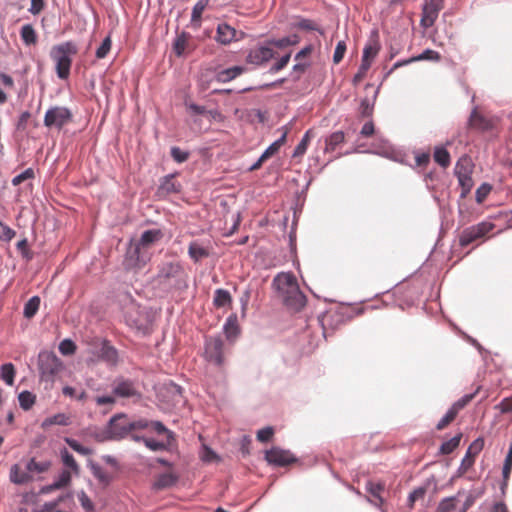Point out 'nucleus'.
I'll use <instances>...</instances> for the list:
<instances>
[{
  "label": "nucleus",
  "mask_w": 512,
  "mask_h": 512,
  "mask_svg": "<svg viewBox=\"0 0 512 512\" xmlns=\"http://www.w3.org/2000/svg\"><path fill=\"white\" fill-rule=\"evenodd\" d=\"M163 237L160 229L146 230L138 240H131L127 250L129 266L142 268L150 260L148 250Z\"/></svg>",
  "instance_id": "obj_1"
},
{
  "label": "nucleus",
  "mask_w": 512,
  "mask_h": 512,
  "mask_svg": "<svg viewBox=\"0 0 512 512\" xmlns=\"http://www.w3.org/2000/svg\"><path fill=\"white\" fill-rule=\"evenodd\" d=\"M273 284L287 307L299 311L306 305V296L300 290L297 279L292 273L278 274L274 278Z\"/></svg>",
  "instance_id": "obj_2"
},
{
  "label": "nucleus",
  "mask_w": 512,
  "mask_h": 512,
  "mask_svg": "<svg viewBox=\"0 0 512 512\" xmlns=\"http://www.w3.org/2000/svg\"><path fill=\"white\" fill-rule=\"evenodd\" d=\"M78 48L76 44L67 41L52 47L50 56L55 62L57 76L60 79H67L70 75L72 56L76 55Z\"/></svg>",
  "instance_id": "obj_3"
},
{
  "label": "nucleus",
  "mask_w": 512,
  "mask_h": 512,
  "mask_svg": "<svg viewBox=\"0 0 512 512\" xmlns=\"http://www.w3.org/2000/svg\"><path fill=\"white\" fill-rule=\"evenodd\" d=\"M204 358L219 367L224 364V342L220 337H208L206 339Z\"/></svg>",
  "instance_id": "obj_4"
},
{
  "label": "nucleus",
  "mask_w": 512,
  "mask_h": 512,
  "mask_svg": "<svg viewBox=\"0 0 512 512\" xmlns=\"http://www.w3.org/2000/svg\"><path fill=\"white\" fill-rule=\"evenodd\" d=\"M494 225L489 222H481L476 225L464 229L459 235V244L461 247H466L473 242L485 237Z\"/></svg>",
  "instance_id": "obj_5"
},
{
  "label": "nucleus",
  "mask_w": 512,
  "mask_h": 512,
  "mask_svg": "<svg viewBox=\"0 0 512 512\" xmlns=\"http://www.w3.org/2000/svg\"><path fill=\"white\" fill-rule=\"evenodd\" d=\"M72 120V113L66 107L55 106L48 109L44 116V125L61 129Z\"/></svg>",
  "instance_id": "obj_6"
},
{
  "label": "nucleus",
  "mask_w": 512,
  "mask_h": 512,
  "mask_svg": "<svg viewBox=\"0 0 512 512\" xmlns=\"http://www.w3.org/2000/svg\"><path fill=\"white\" fill-rule=\"evenodd\" d=\"M130 432L129 420L125 414L112 417L108 423L106 433L109 439H121Z\"/></svg>",
  "instance_id": "obj_7"
},
{
  "label": "nucleus",
  "mask_w": 512,
  "mask_h": 512,
  "mask_svg": "<svg viewBox=\"0 0 512 512\" xmlns=\"http://www.w3.org/2000/svg\"><path fill=\"white\" fill-rule=\"evenodd\" d=\"M61 370L62 363L55 355H40V371L43 379L52 380Z\"/></svg>",
  "instance_id": "obj_8"
},
{
  "label": "nucleus",
  "mask_w": 512,
  "mask_h": 512,
  "mask_svg": "<svg viewBox=\"0 0 512 512\" xmlns=\"http://www.w3.org/2000/svg\"><path fill=\"white\" fill-rule=\"evenodd\" d=\"M245 33L237 31L234 27L227 23H219L216 28L215 40L221 45H229L234 41L243 39Z\"/></svg>",
  "instance_id": "obj_9"
},
{
  "label": "nucleus",
  "mask_w": 512,
  "mask_h": 512,
  "mask_svg": "<svg viewBox=\"0 0 512 512\" xmlns=\"http://www.w3.org/2000/svg\"><path fill=\"white\" fill-rule=\"evenodd\" d=\"M265 459L269 464L280 467L288 466L297 461L290 451L283 450L278 447H273L270 450H267L265 453Z\"/></svg>",
  "instance_id": "obj_10"
},
{
  "label": "nucleus",
  "mask_w": 512,
  "mask_h": 512,
  "mask_svg": "<svg viewBox=\"0 0 512 512\" xmlns=\"http://www.w3.org/2000/svg\"><path fill=\"white\" fill-rule=\"evenodd\" d=\"M274 57V51L267 46H258L248 51L246 55V63L255 66L266 64Z\"/></svg>",
  "instance_id": "obj_11"
},
{
  "label": "nucleus",
  "mask_w": 512,
  "mask_h": 512,
  "mask_svg": "<svg viewBox=\"0 0 512 512\" xmlns=\"http://www.w3.org/2000/svg\"><path fill=\"white\" fill-rule=\"evenodd\" d=\"M113 393L122 398L140 397V393L132 380L117 378L113 383Z\"/></svg>",
  "instance_id": "obj_12"
},
{
  "label": "nucleus",
  "mask_w": 512,
  "mask_h": 512,
  "mask_svg": "<svg viewBox=\"0 0 512 512\" xmlns=\"http://www.w3.org/2000/svg\"><path fill=\"white\" fill-rule=\"evenodd\" d=\"M185 276L184 268L179 262L165 263L158 273V277L163 280H182Z\"/></svg>",
  "instance_id": "obj_13"
},
{
  "label": "nucleus",
  "mask_w": 512,
  "mask_h": 512,
  "mask_svg": "<svg viewBox=\"0 0 512 512\" xmlns=\"http://www.w3.org/2000/svg\"><path fill=\"white\" fill-rule=\"evenodd\" d=\"M443 5L435 4V3H426L422 10V17L420 24L424 28H429L434 25L440 10H442Z\"/></svg>",
  "instance_id": "obj_14"
},
{
  "label": "nucleus",
  "mask_w": 512,
  "mask_h": 512,
  "mask_svg": "<svg viewBox=\"0 0 512 512\" xmlns=\"http://www.w3.org/2000/svg\"><path fill=\"white\" fill-rule=\"evenodd\" d=\"M188 255L195 262L198 263L202 259L210 256V245L200 241H192L188 247Z\"/></svg>",
  "instance_id": "obj_15"
},
{
  "label": "nucleus",
  "mask_w": 512,
  "mask_h": 512,
  "mask_svg": "<svg viewBox=\"0 0 512 512\" xmlns=\"http://www.w3.org/2000/svg\"><path fill=\"white\" fill-rule=\"evenodd\" d=\"M384 489V483L368 481L366 483V490L372 497V499L368 498L369 502L374 506L381 508L384 505V499L381 496Z\"/></svg>",
  "instance_id": "obj_16"
},
{
  "label": "nucleus",
  "mask_w": 512,
  "mask_h": 512,
  "mask_svg": "<svg viewBox=\"0 0 512 512\" xmlns=\"http://www.w3.org/2000/svg\"><path fill=\"white\" fill-rule=\"evenodd\" d=\"M71 424V417L65 413H58L53 416L47 417L41 423L42 429H47L52 425L68 426Z\"/></svg>",
  "instance_id": "obj_17"
},
{
  "label": "nucleus",
  "mask_w": 512,
  "mask_h": 512,
  "mask_svg": "<svg viewBox=\"0 0 512 512\" xmlns=\"http://www.w3.org/2000/svg\"><path fill=\"white\" fill-rule=\"evenodd\" d=\"M178 191L179 185L175 182L173 176H166L157 189V195L159 197H166Z\"/></svg>",
  "instance_id": "obj_18"
},
{
  "label": "nucleus",
  "mask_w": 512,
  "mask_h": 512,
  "mask_svg": "<svg viewBox=\"0 0 512 512\" xmlns=\"http://www.w3.org/2000/svg\"><path fill=\"white\" fill-rule=\"evenodd\" d=\"M469 126L473 129L486 131L489 130L492 125L490 120L486 119L483 115L479 114L476 110L471 113L469 118Z\"/></svg>",
  "instance_id": "obj_19"
},
{
  "label": "nucleus",
  "mask_w": 512,
  "mask_h": 512,
  "mask_svg": "<svg viewBox=\"0 0 512 512\" xmlns=\"http://www.w3.org/2000/svg\"><path fill=\"white\" fill-rule=\"evenodd\" d=\"M474 170V164L469 156H462L459 158L455 165V175L456 176H462V175H472Z\"/></svg>",
  "instance_id": "obj_20"
},
{
  "label": "nucleus",
  "mask_w": 512,
  "mask_h": 512,
  "mask_svg": "<svg viewBox=\"0 0 512 512\" xmlns=\"http://www.w3.org/2000/svg\"><path fill=\"white\" fill-rule=\"evenodd\" d=\"M484 441L482 439H476L469 446L467 453L463 459V465L471 466L474 463V458L480 453L483 449Z\"/></svg>",
  "instance_id": "obj_21"
},
{
  "label": "nucleus",
  "mask_w": 512,
  "mask_h": 512,
  "mask_svg": "<svg viewBox=\"0 0 512 512\" xmlns=\"http://www.w3.org/2000/svg\"><path fill=\"white\" fill-rule=\"evenodd\" d=\"M284 131L281 135V137L276 140L275 142H273L262 154V160H267L269 159L270 157H272L274 154H276L279 149L281 148L282 145L285 144L286 142V138H287V134H288V128L287 127H284L283 128Z\"/></svg>",
  "instance_id": "obj_22"
},
{
  "label": "nucleus",
  "mask_w": 512,
  "mask_h": 512,
  "mask_svg": "<svg viewBox=\"0 0 512 512\" xmlns=\"http://www.w3.org/2000/svg\"><path fill=\"white\" fill-rule=\"evenodd\" d=\"M244 72V68L241 66H234L227 69H224L217 73V81L219 82H229Z\"/></svg>",
  "instance_id": "obj_23"
},
{
  "label": "nucleus",
  "mask_w": 512,
  "mask_h": 512,
  "mask_svg": "<svg viewBox=\"0 0 512 512\" xmlns=\"http://www.w3.org/2000/svg\"><path fill=\"white\" fill-rule=\"evenodd\" d=\"M60 456L62 463L67 468L66 470H69L73 472V474L78 475L80 473V467L78 463L76 462L75 458L69 451L64 448L60 451Z\"/></svg>",
  "instance_id": "obj_24"
},
{
  "label": "nucleus",
  "mask_w": 512,
  "mask_h": 512,
  "mask_svg": "<svg viewBox=\"0 0 512 512\" xmlns=\"http://www.w3.org/2000/svg\"><path fill=\"white\" fill-rule=\"evenodd\" d=\"M178 477L173 473H164L158 476L154 483V488L157 490L169 488L176 484Z\"/></svg>",
  "instance_id": "obj_25"
},
{
  "label": "nucleus",
  "mask_w": 512,
  "mask_h": 512,
  "mask_svg": "<svg viewBox=\"0 0 512 512\" xmlns=\"http://www.w3.org/2000/svg\"><path fill=\"white\" fill-rule=\"evenodd\" d=\"M20 36L25 45H35L37 43V33L31 24H25L20 30Z\"/></svg>",
  "instance_id": "obj_26"
},
{
  "label": "nucleus",
  "mask_w": 512,
  "mask_h": 512,
  "mask_svg": "<svg viewBox=\"0 0 512 512\" xmlns=\"http://www.w3.org/2000/svg\"><path fill=\"white\" fill-rule=\"evenodd\" d=\"M72 473L73 472H71L69 470H63L60 473L58 479L50 486L45 487L43 489V492H49V491H52L55 489H60V488L66 487L71 481Z\"/></svg>",
  "instance_id": "obj_27"
},
{
  "label": "nucleus",
  "mask_w": 512,
  "mask_h": 512,
  "mask_svg": "<svg viewBox=\"0 0 512 512\" xmlns=\"http://www.w3.org/2000/svg\"><path fill=\"white\" fill-rule=\"evenodd\" d=\"M208 3H209V0H199L194 5V7L192 9V14H191V23L194 26H196V27L200 26L202 14H203L204 10L206 9V7L208 6Z\"/></svg>",
  "instance_id": "obj_28"
},
{
  "label": "nucleus",
  "mask_w": 512,
  "mask_h": 512,
  "mask_svg": "<svg viewBox=\"0 0 512 512\" xmlns=\"http://www.w3.org/2000/svg\"><path fill=\"white\" fill-rule=\"evenodd\" d=\"M15 375L16 369L12 363H5L0 367V377L7 385L14 384Z\"/></svg>",
  "instance_id": "obj_29"
},
{
  "label": "nucleus",
  "mask_w": 512,
  "mask_h": 512,
  "mask_svg": "<svg viewBox=\"0 0 512 512\" xmlns=\"http://www.w3.org/2000/svg\"><path fill=\"white\" fill-rule=\"evenodd\" d=\"M345 136L342 131L332 133L326 139L325 152H333L341 143L344 142Z\"/></svg>",
  "instance_id": "obj_30"
},
{
  "label": "nucleus",
  "mask_w": 512,
  "mask_h": 512,
  "mask_svg": "<svg viewBox=\"0 0 512 512\" xmlns=\"http://www.w3.org/2000/svg\"><path fill=\"white\" fill-rule=\"evenodd\" d=\"M232 302L229 291L225 289H217L214 294L213 303L217 308L226 307Z\"/></svg>",
  "instance_id": "obj_31"
},
{
  "label": "nucleus",
  "mask_w": 512,
  "mask_h": 512,
  "mask_svg": "<svg viewBox=\"0 0 512 512\" xmlns=\"http://www.w3.org/2000/svg\"><path fill=\"white\" fill-rule=\"evenodd\" d=\"M440 59H441V55L439 52H437L435 50H431V49H426L420 55L410 58L409 60L405 61V63H412V62L424 61V60L438 62V61H440Z\"/></svg>",
  "instance_id": "obj_32"
},
{
  "label": "nucleus",
  "mask_w": 512,
  "mask_h": 512,
  "mask_svg": "<svg viewBox=\"0 0 512 512\" xmlns=\"http://www.w3.org/2000/svg\"><path fill=\"white\" fill-rule=\"evenodd\" d=\"M224 333L227 339H234L239 333V326L235 316L228 317L224 325Z\"/></svg>",
  "instance_id": "obj_33"
},
{
  "label": "nucleus",
  "mask_w": 512,
  "mask_h": 512,
  "mask_svg": "<svg viewBox=\"0 0 512 512\" xmlns=\"http://www.w3.org/2000/svg\"><path fill=\"white\" fill-rule=\"evenodd\" d=\"M434 160L443 168L450 165L451 158L449 152L443 147H436L434 151Z\"/></svg>",
  "instance_id": "obj_34"
},
{
  "label": "nucleus",
  "mask_w": 512,
  "mask_h": 512,
  "mask_svg": "<svg viewBox=\"0 0 512 512\" xmlns=\"http://www.w3.org/2000/svg\"><path fill=\"white\" fill-rule=\"evenodd\" d=\"M379 49L380 47L377 42L366 45L363 50L362 62H366L371 65L372 61L377 56Z\"/></svg>",
  "instance_id": "obj_35"
},
{
  "label": "nucleus",
  "mask_w": 512,
  "mask_h": 512,
  "mask_svg": "<svg viewBox=\"0 0 512 512\" xmlns=\"http://www.w3.org/2000/svg\"><path fill=\"white\" fill-rule=\"evenodd\" d=\"M20 407L27 411L35 404L36 396L29 391H22L18 396Z\"/></svg>",
  "instance_id": "obj_36"
},
{
  "label": "nucleus",
  "mask_w": 512,
  "mask_h": 512,
  "mask_svg": "<svg viewBox=\"0 0 512 512\" xmlns=\"http://www.w3.org/2000/svg\"><path fill=\"white\" fill-rule=\"evenodd\" d=\"M64 441L69 445V447L72 450H74L75 452H77L80 455L89 456V455L93 454V450L91 448L80 444L77 440H75L73 438L66 437V438H64Z\"/></svg>",
  "instance_id": "obj_37"
},
{
  "label": "nucleus",
  "mask_w": 512,
  "mask_h": 512,
  "mask_svg": "<svg viewBox=\"0 0 512 512\" xmlns=\"http://www.w3.org/2000/svg\"><path fill=\"white\" fill-rule=\"evenodd\" d=\"M300 41V38L298 35L293 34L287 37H283L281 39L271 40L269 41V44L278 47V48H285L288 46H293L298 44Z\"/></svg>",
  "instance_id": "obj_38"
},
{
  "label": "nucleus",
  "mask_w": 512,
  "mask_h": 512,
  "mask_svg": "<svg viewBox=\"0 0 512 512\" xmlns=\"http://www.w3.org/2000/svg\"><path fill=\"white\" fill-rule=\"evenodd\" d=\"M39 307L40 298L38 296H33L26 302L24 306V316L26 318H32L37 313Z\"/></svg>",
  "instance_id": "obj_39"
},
{
  "label": "nucleus",
  "mask_w": 512,
  "mask_h": 512,
  "mask_svg": "<svg viewBox=\"0 0 512 512\" xmlns=\"http://www.w3.org/2000/svg\"><path fill=\"white\" fill-rule=\"evenodd\" d=\"M461 438H462V434L459 433V434L455 435L453 438H451L450 440L445 441L444 443H442V445L440 447V452L444 455H448V454L452 453L459 446Z\"/></svg>",
  "instance_id": "obj_40"
},
{
  "label": "nucleus",
  "mask_w": 512,
  "mask_h": 512,
  "mask_svg": "<svg viewBox=\"0 0 512 512\" xmlns=\"http://www.w3.org/2000/svg\"><path fill=\"white\" fill-rule=\"evenodd\" d=\"M91 472L93 476L103 485H108L111 481L110 475L105 472L99 465L91 463Z\"/></svg>",
  "instance_id": "obj_41"
},
{
  "label": "nucleus",
  "mask_w": 512,
  "mask_h": 512,
  "mask_svg": "<svg viewBox=\"0 0 512 512\" xmlns=\"http://www.w3.org/2000/svg\"><path fill=\"white\" fill-rule=\"evenodd\" d=\"M459 182V185L462 189L461 191V197L465 198L471 191L474 182L472 179V175H462V176H456Z\"/></svg>",
  "instance_id": "obj_42"
},
{
  "label": "nucleus",
  "mask_w": 512,
  "mask_h": 512,
  "mask_svg": "<svg viewBox=\"0 0 512 512\" xmlns=\"http://www.w3.org/2000/svg\"><path fill=\"white\" fill-rule=\"evenodd\" d=\"M11 481L16 484H23L30 479L28 473L20 471V467L18 465H13L11 468L10 474Z\"/></svg>",
  "instance_id": "obj_43"
},
{
  "label": "nucleus",
  "mask_w": 512,
  "mask_h": 512,
  "mask_svg": "<svg viewBox=\"0 0 512 512\" xmlns=\"http://www.w3.org/2000/svg\"><path fill=\"white\" fill-rule=\"evenodd\" d=\"M311 135H312L311 130H308L305 133L302 140L300 141V143L296 146V148L294 150V153H293L294 157H301L305 154L307 147L309 145V142H310Z\"/></svg>",
  "instance_id": "obj_44"
},
{
  "label": "nucleus",
  "mask_w": 512,
  "mask_h": 512,
  "mask_svg": "<svg viewBox=\"0 0 512 512\" xmlns=\"http://www.w3.org/2000/svg\"><path fill=\"white\" fill-rule=\"evenodd\" d=\"M457 498L456 497H447L440 501L437 512H451L456 508Z\"/></svg>",
  "instance_id": "obj_45"
},
{
  "label": "nucleus",
  "mask_w": 512,
  "mask_h": 512,
  "mask_svg": "<svg viewBox=\"0 0 512 512\" xmlns=\"http://www.w3.org/2000/svg\"><path fill=\"white\" fill-rule=\"evenodd\" d=\"M457 415L458 413L450 407L447 413L436 425L437 430H443L444 428H446L450 423H452L455 420Z\"/></svg>",
  "instance_id": "obj_46"
},
{
  "label": "nucleus",
  "mask_w": 512,
  "mask_h": 512,
  "mask_svg": "<svg viewBox=\"0 0 512 512\" xmlns=\"http://www.w3.org/2000/svg\"><path fill=\"white\" fill-rule=\"evenodd\" d=\"M111 46H112V40H111L110 35H108L107 37H105V39L101 43L100 47L96 50V58H98V59L105 58L108 55V53L110 52Z\"/></svg>",
  "instance_id": "obj_47"
},
{
  "label": "nucleus",
  "mask_w": 512,
  "mask_h": 512,
  "mask_svg": "<svg viewBox=\"0 0 512 512\" xmlns=\"http://www.w3.org/2000/svg\"><path fill=\"white\" fill-rule=\"evenodd\" d=\"M59 351L63 355H72L76 351V345L72 340L65 339L60 342Z\"/></svg>",
  "instance_id": "obj_48"
},
{
  "label": "nucleus",
  "mask_w": 512,
  "mask_h": 512,
  "mask_svg": "<svg viewBox=\"0 0 512 512\" xmlns=\"http://www.w3.org/2000/svg\"><path fill=\"white\" fill-rule=\"evenodd\" d=\"M475 395H476V392L464 395L462 398H460L458 401H456L451 406V408L453 410H455L457 413H459L460 410H462L466 405H468L473 400Z\"/></svg>",
  "instance_id": "obj_49"
},
{
  "label": "nucleus",
  "mask_w": 512,
  "mask_h": 512,
  "mask_svg": "<svg viewBox=\"0 0 512 512\" xmlns=\"http://www.w3.org/2000/svg\"><path fill=\"white\" fill-rule=\"evenodd\" d=\"M494 408L501 414L512 413V396L502 399Z\"/></svg>",
  "instance_id": "obj_50"
},
{
  "label": "nucleus",
  "mask_w": 512,
  "mask_h": 512,
  "mask_svg": "<svg viewBox=\"0 0 512 512\" xmlns=\"http://www.w3.org/2000/svg\"><path fill=\"white\" fill-rule=\"evenodd\" d=\"M102 356L108 361H115L117 359V351L114 347L110 346L107 342L103 343Z\"/></svg>",
  "instance_id": "obj_51"
},
{
  "label": "nucleus",
  "mask_w": 512,
  "mask_h": 512,
  "mask_svg": "<svg viewBox=\"0 0 512 512\" xmlns=\"http://www.w3.org/2000/svg\"><path fill=\"white\" fill-rule=\"evenodd\" d=\"M274 435V429L271 426L264 427L257 432V440L260 442H268Z\"/></svg>",
  "instance_id": "obj_52"
},
{
  "label": "nucleus",
  "mask_w": 512,
  "mask_h": 512,
  "mask_svg": "<svg viewBox=\"0 0 512 512\" xmlns=\"http://www.w3.org/2000/svg\"><path fill=\"white\" fill-rule=\"evenodd\" d=\"M78 499L80 501L81 506L83 507V509L85 511H87V512L94 511V504L84 491H81L78 494Z\"/></svg>",
  "instance_id": "obj_53"
},
{
  "label": "nucleus",
  "mask_w": 512,
  "mask_h": 512,
  "mask_svg": "<svg viewBox=\"0 0 512 512\" xmlns=\"http://www.w3.org/2000/svg\"><path fill=\"white\" fill-rule=\"evenodd\" d=\"M33 177H34L33 169L28 168L25 171H23L22 173H20L19 175L15 176L12 179V184L14 186H17L28 179H32Z\"/></svg>",
  "instance_id": "obj_54"
},
{
  "label": "nucleus",
  "mask_w": 512,
  "mask_h": 512,
  "mask_svg": "<svg viewBox=\"0 0 512 512\" xmlns=\"http://www.w3.org/2000/svg\"><path fill=\"white\" fill-rule=\"evenodd\" d=\"M171 157L177 163H183L188 159L189 153L181 150L179 147H172L171 148Z\"/></svg>",
  "instance_id": "obj_55"
},
{
  "label": "nucleus",
  "mask_w": 512,
  "mask_h": 512,
  "mask_svg": "<svg viewBox=\"0 0 512 512\" xmlns=\"http://www.w3.org/2000/svg\"><path fill=\"white\" fill-rule=\"evenodd\" d=\"M0 226L2 228L0 231V240L6 241V242L11 241L15 237L16 232L13 229H11L9 226L3 224L1 221H0Z\"/></svg>",
  "instance_id": "obj_56"
},
{
  "label": "nucleus",
  "mask_w": 512,
  "mask_h": 512,
  "mask_svg": "<svg viewBox=\"0 0 512 512\" xmlns=\"http://www.w3.org/2000/svg\"><path fill=\"white\" fill-rule=\"evenodd\" d=\"M345 52H346V44H345V42L344 41L338 42L337 45H336L335 51H334L333 62L335 64L340 63L341 60L344 57Z\"/></svg>",
  "instance_id": "obj_57"
},
{
  "label": "nucleus",
  "mask_w": 512,
  "mask_h": 512,
  "mask_svg": "<svg viewBox=\"0 0 512 512\" xmlns=\"http://www.w3.org/2000/svg\"><path fill=\"white\" fill-rule=\"evenodd\" d=\"M491 189H492V187L489 184H487V183L482 184L476 190V201L478 203H482L486 199L488 194L490 193Z\"/></svg>",
  "instance_id": "obj_58"
},
{
  "label": "nucleus",
  "mask_w": 512,
  "mask_h": 512,
  "mask_svg": "<svg viewBox=\"0 0 512 512\" xmlns=\"http://www.w3.org/2000/svg\"><path fill=\"white\" fill-rule=\"evenodd\" d=\"M143 441H144L146 447H148L152 451H160V450H165L167 448V445L165 443L154 440V439L145 438V439H143Z\"/></svg>",
  "instance_id": "obj_59"
},
{
  "label": "nucleus",
  "mask_w": 512,
  "mask_h": 512,
  "mask_svg": "<svg viewBox=\"0 0 512 512\" xmlns=\"http://www.w3.org/2000/svg\"><path fill=\"white\" fill-rule=\"evenodd\" d=\"M187 39L184 35L177 37L174 42V52L177 56H181L186 48Z\"/></svg>",
  "instance_id": "obj_60"
},
{
  "label": "nucleus",
  "mask_w": 512,
  "mask_h": 512,
  "mask_svg": "<svg viewBox=\"0 0 512 512\" xmlns=\"http://www.w3.org/2000/svg\"><path fill=\"white\" fill-rule=\"evenodd\" d=\"M371 67L370 64H367L366 62H361V65L358 69V72L355 74L353 78V83L357 84L363 80V78L366 76L367 71Z\"/></svg>",
  "instance_id": "obj_61"
},
{
  "label": "nucleus",
  "mask_w": 512,
  "mask_h": 512,
  "mask_svg": "<svg viewBox=\"0 0 512 512\" xmlns=\"http://www.w3.org/2000/svg\"><path fill=\"white\" fill-rule=\"evenodd\" d=\"M95 403L98 405V406H103V405H109L110 408L115 404L116 402V399L114 396H110V395H107V396H97L95 397Z\"/></svg>",
  "instance_id": "obj_62"
},
{
  "label": "nucleus",
  "mask_w": 512,
  "mask_h": 512,
  "mask_svg": "<svg viewBox=\"0 0 512 512\" xmlns=\"http://www.w3.org/2000/svg\"><path fill=\"white\" fill-rule=\"evenodd\" d=\"M291 58V53H287L283 57H281L271 68L272 71L278 72L282 70L289 62Z\"/></svg>",
  "instance_id": "obj_63"
},
{
  "label": "nucleus",
  "mask_w": 512,
  "mask_h": 512,
  "mask_svg": "<svg viewBox=\"0 0 512 512\" xmlns=\"http://www.w3.org/2000/svg\"><path fill=\"white\" fill-rule=\"evenodd\" d=\"M45 6L44 0H31L29 12L33 15H38Z\"/></svg>",
  "instance_id": "obj_64"
}]
</instances>
